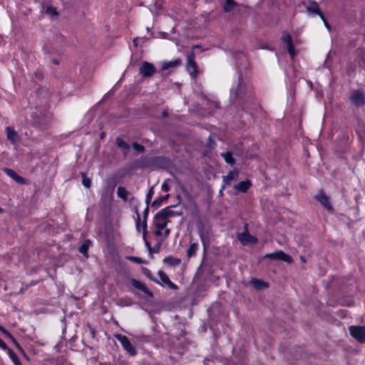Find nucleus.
Here are the masks:
<instances>
[{"instance_id":"8","label":"nucleus","mask_w":365,"mask_h":365,"mask_svg":"<svg viewBox=\"0 0 365 365\" xmlns=\"http://www.w3.org/2000/svg\"><path fill=\"white\" fill-rule=\"evenodd\" d=\"M351 101L355 106L359 107L365 103V95L361 91H354L350 96Z\"/></svg>"},{"instance_id":"26","label":"nucleus","mask_w":365,"mask_h":365,"mask_svg":"<svg viewBox=\"0 0 365 365\" xmlns=\"http://www.w3.org/2000/svg\"><path fill=\"white\" fill-rule=\"evenodd\" d=\"M164 261L170 266H175L180 263V259L173 257H166L165 258Z\"/></svg>"},{"instance_id":"51","label":"nucleus","mask_w":365,"mask_h":365,"mask_svg":"<svg viewBox=\"0 0 365 365\" xmlns=\"http://www.w3.org/2000/svg\"><path fill=\"white\" fill-rule=\"evenodd\" d=\"M301 259H302V261L305 262V259H304V257H302Z\"/></svg>"},{"instance_id":"52","label":"nucleus","mask_w":365,"mask_h":365,"mask_svg":"<svg viewBox=\"0 0 365 365\" xmlns=\"http://www.w3.org/2000/svg\"><path fill=\"white\" fill-rule=\"evenodd\" d=\"M168 195H166L165 197H163V199H166V198H168Z\"/></svg>"},{"instance_id":"46","label":"nucleus","mask_w":365,"mask_h":365,"mask_svg":"<svg viewBox=\"0 0 365 365\" xmlns=\"http://www.w3.org/2000/svg\"><path fill=\"white\" fill-rule=\"evenodd\" d=\"M118 145L119 147L123 148V147L126 145V143L123 140L118 139Z\"/></svg>"},{"instance_id":"39","label":"nucleus","mask_w":365,"mask_h":365,"mask_svg":"<svg viewBox=\"0 0 365 365\" xmlns=\"http://www.w3.org/2000/svg\"><path fill=\"white\" fill-rule=\"evenodd\" d=\"M0 331L8 338L9 339H13V336H11V334L7 331L3 327L0 326Z\"/></svg>"},{"instance_id":"5","label":"nucleus","mask_w":365,"mask_h":365,"mask_svg":"<svg viewBox=\"0 0 365 365\" xmlns=\"http://www.w3.org/2000/svg\"><path fill=\"white\" fill-rule=\"evenodd\" d=\"M350 335L361 343L365 342V327L351 326L349 328Z\"/></svg>"},{"instance_id":"41","label":"nucleus","mask_w":365,"mask_h":365,"mask_svg":"<svg viewBox=\"0 0 365 365\" xmlns=\"http://www.w3.org/2000/svg\"><path fill=\"white\" fill-rule=\"evenodd\" d=\"M133 146L138 152H143L144 150L143 146L140 144L133 143Z\"/></svg>"},{"instance_id":"49","label":"nucleus","mask_w":365,"mask_h":365,"mask_svg":"<svg viewBox=\"0 0 365 365\" xmlns=\"http://www.w3.org/2000/svg\"><path fill=\"white\" fill-rule=\"evenodd\" d=\"M53 63L56 64H58V61L57 60H53Z\"/></svg>"},{"instance_id":"20","label":"nucleus","mask_w":365,"mask_h":365,"mask_svg":"<svg viewBox=\"0 0 365 365\" xmlns=\"http://www.w3.org/2000/svg\"><path fill=\"white\" fill-rule=\"evenodd\" d=\"M117 195L120 198L123 199V200H126L128 199L129 192L124 187L120 186L118 187Z\"/></svg>"},{"instance_id":"28","label":"nucleus","mask_w":365,"mask_h":365,"mask_svg":"<svg viewBox=\"0 0 365 365\" xmlns=\"http://www.w3.org/2000/svg\"><path fill=\"white\" fill-rule=\"evenodd\" d=\"M222 156L224 158L226 163L229 164H234L235 160L232 157V155L230 152L223 153H222Z\"/></svg>"},{"instance_id":"7","label":"nucleus","mask_w":365,"mask_h":365,"mask_svg":"<svg viewBox=\"0 0 365 365\" xmlns=\"http://www.w3.org/2000/svg\"><path fill=\"white\" fill-rule=\"evenodd\" d=\"M158 274L160 280H158V282H156L157 284L163 287L167 286L172 289H178V287L170 280L168 276L163 271L159 270Z\"/></svg>"},{"instance_id":"45","label":"nucleus","mask_w":365,"mask_h":365,"mask_svg":"<svg viewBox=\"0 0 365 365\" xmlns=\"http://www.w3.org/2000/svg\"><path fill=\"white\" fill-rule=\"evenodd\" d=\"M162 190L165 192H168L170 190V187L166 183V182H163L162 185Z\"/></svg>"},{"instance_id":"27","label":"nucleus","mask_w":365,"mask_h":365,"mask_svg":"<svg viewBox=\"0 0 365 365\" xmlns=\"http://www.w3.org/2000/svg\"><path fill=\"white\" fill-rule=\"evenodd\" d=\"M236 6V3L234 0H226V3L224 6V9L225 11H232Z\"/></svg>"},{"instance_id":"33","label":"nucleus","mask_w":365,"mask_h":365,"mask_svg":"<svg viewBox=\"0 0 365 365\" xmlns=\"http://www.w3.org/2000/svg\"><path fill=\"white\" fill-rule=\"evenodd\" d=\"M142 225L143 222H140V217L139 214H137V221H136V230L139 232H142Z\"/></svg>"},{"instance_id":"25","label":"nucleus","mask_w":365,"mask_h":365,"mask_svg":"<svg viewBox=\"0 0 365 365\" xmlns=\"http://www.w3.org/2000/svg\"><path fill=\"white\" fill-rule=\"evenodd\" d=\"M43 11L46 14H48L51 16H53V17H56L58 15L56 9L51 6H48L43 7Z\"/></svg>"},{"instance_id":"53","label":"nucleus","mask_w":365,"mask_h":365,"mask_svg":"<svg viewBox=\"0 0 365 365\" xmlns=\"http://www.w3.org/2000/svg\"><path fill=\"white\" fill-rule=\"evenodd\" d=\"M0 211H1V209L0 208Z\"/></svg>"},{"instance_id":"48","label":"nucleus","mask_w":365,"mask_h":365,"mask_svg":"<svg viewBox=\"0 0 365 365\" xmlns=\"http://www.w3.org/2000/svg\"><path fill=\"white\" fill-rule=\"evenodd\" d=\"M155 204H157V205H159L160 204V202H159L157 203L156 201H154L153 202V205H155Z\"/></svg>"},{"instance_id":"29","label":"nucleus","mask_w":365,"mask_h":365,"mask_svg":"<svg viewBox=\"0 0 365 365\" xmlns=\"http://www.w3.org/2000/svg\"><path fill=\"white\" fill-rule=\"evenodd\" d=\"M282 39L283 42L287 45V46L292 45V40L289 34L284 32L282 35Z\"/></svg>"},{"instance_id":"10","label":"nucleus","mask_w":365,"mask_h":365,"mask_svg":"<svg viewBox=\"0 0 365 365\" xmlns=\"http://www.w3.org/2000/svg\"><path fill=\"white\" fill-rule=\"evenodd\" d=\"M316 199L326 208L327 210L332 212L333 207L329 200V197L323 192L320 191L317 195H316Z\"/></svg>"},{"instance_id":"32","label":"nucleus","mask_w":365,"mask_h":365,"mask_svg":"<svg viewBox=\"0 0 365 365\" xmlns=\"http://www.w3.org/2000/svg\"><path fill=\"white\" fill-rule=\"evenodd\" d=\"M82 184L86 188H89L91 185V180L89 178H87L83 174Z\"/></svg>"},{"instance_id":"13","label":"nucleus","mask_w":365,"mask_h":365,"mask_svg":"<svg viewBox=\"0 0 365 365\" xmlns=\"http://www.w3.org/2000/svg\"><path fill=\"white\" fill-rule=\"evenodd\" d=\"M156 214L167 220H168L170 217L178 215V213L173 211L171 207H165Z\"/></svg>"},{"instance_id":"16","label":"nucleus","mask_w":365,"mask_h":365,"mask_svg":"<svg viewBox=\"0 0 365 365\" xmlns=\"http://www.w3.org/2000/svg\"><path fill=\"white\" fill-rule=\"evenodd\" d=\"M6 136L12 143H16L19 140V135L11 127L6 128Z\"/></svg>"},{"instance_id":"40","label":"nucleus","mask_w":365,"mask_h":365,"mask_svg":"<svg viewBox=\"0 0 365 365\" xmlns=\"http://www.w3.org/2000/svg\"><path fill=\"white\" fill-rule=\"evenodd\" d=\"M198 233H199V236L200 237V240L202 241V243L205 246V235L204 234V232L200 230H199Z\"/></svg>"},{"instance_id":"36","label":"nucleus","mask_w":365,"mask_h":365,"mask_svg":"<svg viewBox=\"0 0 365 365\" xmlns=\"http://www.w3.org/2000/svg\"><path fill=\"white\" fill-rule=\"evenodd\" d=\"M141 291H143L144 293H145L148 297H153V293L152 292H150L148 287L143 284V287L140 289Z\"/></svg>"},{"instance_id":"30","label":"nucleus","mask_w":365,"mask_h":365,"mask_svg":"<svg viewBox=\"0 0 365 365\" xmlns=\"http://www.w3.org/2000/svg\"><path fill=\"white\" fill-rule=\"evenodd\" d=\"M143 274L148 277L150 279L153 280V282H158V280L157 279H155V277H153V276L151 274V272L148 269V268H145L144 267L143 269Z\"/></svg>"},{"instance_id":"50","label":"nucleus","mask_w":365,"mask_h":365,"mask_svg":"<svg viewBox=\"0 0 365 365\" xmlns=\"http://www.w3.org/2000/svg\"><path fill=\"white\" fill-rule=\"evenodd\" d=\"M103 136H104V133H101V138H103Z\"/></svg>"},{"instance_id":"4","label":"nucleus","mask_w":365,"mask_h":365,"mask_svg":"<svg viewBox=\"0 0 365 365\" xmlns=\"http://www.w3.org/2000/svg\"><path fill=\"white\" fill-rule=\"evenodd\" d=\"M186 71L192 78H196L198 75V67L195 62V54L191 52L187 58Z\"/></svg>"},{"instance_id":"17","label":"nucleus","mask_w":365,"mask_h":365,"mask_svg":"<svg viewBox=\"0 0 365 365\" xmlns=\"http://www.w3.org/2000/svg\"><path fill=\"white\" fill-rule=\"evenodd\" d=\"M250 284L256 289H262L268 287V283L256 278H253L250 281Z\"/></svg>"},{"instance_id":"34","label":"nucleus","mask_w":365,"mask_h":365,"mask_svg":"<svg viewBox=\"0 0 365 365\" xmlns=\"http://www.w3.org/2000/svg\"><path fill=\"white\" fill-rule=\"evenodd\" d=\"M132 284L133 285V287H135V288L138 289H140L143 286V283H142L140 281H138L136 279H133L132 280Z\"/></svg>"},{"instance_id":"9","label":"nucleus","mask_w":365,"mask_h":365,"mask_svg":"<svg viewBox=\"0 0 365 365\" xmlns=\"http://www.w3.org/2000/svg\"><path fill=\"white\" fill-rule=\"evenodd\" d=\"M266 257L271 259H279L288 263H291L292 262V257L289 255H287L283 251H277L273 253L267 254Z\"/></svg>"},{"instance_id":"12","label":"nucleus","mask_w":365,"mask_h":365,"mask_svg":"<svg viewBox=\"0 0 365 365\" xmlns=\"http://www.w3.org/2000/svg\"><path fill=\"white\" fill-rule=\"evenodd\" d=\"M238 177V172L235 170H231L229 172V173L226 176H223V183L224 185L222 188H225L226 185H228L230 184L232 180L237 179Z\"/></svg>"},{"instance_id":"21","label":"nucleus","mask_w":365,"mask_h":365,"mask_svg":"<svg viewBox=\"0 0 365 365\" xmlns=\"http://www.w3.org/2000/svg\"><path fill=\"white\" fill-rule=\"evenodd\" d=\"M307 10L309 12L319 15L322 19H324V14L319 11L317 4H314L313 6H307Z\"/></svg>"},{"instance_id":"38","label":"nucleus","mask_w":365,"mask_h":365,"mask_svg":"<svg viewBox=\"0 0 365 365\" xmlns=\"http://www.w3.org/2000/svg\"><path fill=\"white\" fill-rule=\"evenodd\" d=\"M287 49L291 58H294L295 56V51L293 45L288 46Z\"/></svg>"},{"instance_id":"31","label":"nucleus","mask_w":365,"mask_h":365,"mask_svg":"<svg viewBox=\"0 0 365 365\" xmlns=\"http://www.w3.org/2000/svg\"><path fill=\"white\" fill-rule=\"evenodd\" d=\"M126 259H128V260L131 261V262H135V263H138V264H142L143 263V260L141 259V258H139L138 257H134V256H127L126 257Z\"/></svg>"},{"instance_id":"14","label":"nucleus","mask_w":365,"mask_h":365,"mask_svg":"<svg viewBox=\"0 0 365 365\" xmlns=\"http://www.w3.org/2000/svg\"><path fill=\"white\" fill-rule=\"evenodd\" d=\"M252 183L250 180H245L240 182L237 185L235 186V188L241 192H246L249 188L251 187Z\"/></svg>"},{"instance_id":"22","label":"nucleus","mask_w":365,"mask_h":365,"mask_svg":"<svg viewBox=\"0 0 365 365\" xmlns=\"http://www.w3.org/2000/svg\"><path fill=\"white\" fill-rule=\"evenodd\" d=\"M180 63H181L180 60H175V61H173L165 62L162 65V68L163 70H167L170 68L175 67V66L180 65Z\"/></svg>"},{"instance_id":"11","label":"nucleus","mask_w":365,"mask_h":365,"mask_svg":"<svg viewBox=\"0 0 365 365\" xmlns=\"http://www.w3.org/2000/svg\"><path fill=\"white\" fill-rule=\"evenodd\" d=\"M238 239L243 245H247L250 244H255L257 242V239L247 232H244L238 235Z\"/></svg>"},{"instance_id":"43","label":"nucleus","mask_w":365,"mask_h":365,"mask_svg":"<svg viewBox=\"0 0 365 365\" xmlns=\"http://www.w3.org/2000/svg\"><path fill=\"white\" fill-rule=\"evenodd\" d=\"M0 348L5 350L6 351H8V349H10L7 345L6 344V343L0 339Z\"/></svg>"},{"instance_id":"1","label":"nucleus","mask_w":365,"mask_h":365,"mask_svg":"<svg viewBox=\"0 0 365 365\" xmlns=\"http://www.w3.org/2000/svg\"><path fill=\"white\" fill-rule=\"evenodd\" d=\"M230 98L232 101L237 103L242 108L249 112L245 104H255V98L250 81L239 76L237 83H234L230 88Z\"/></svg>"},{"instance_id":"6","label":"nucleus","mask_w":365,"mask_h":365,"mask_svg":"<svg viewBox=\"0 0 365 365\" xmlns=\"http://www.w3.org/2000/svg\"><path fill=\"white\" fill-rule=\"evenodd\" d=\"M139 71L143 77H150L155 72V67L153 64L147 61H144L140 66Z\"/></svg>"},{"instance_id":"19","label":"nucleus","mask_w":365,"mask_h":365,"mask_svg":"<svg viewBox=\"0 0 365 365\" xmlns=\"http://www.w3.org/2000/svg\"><path fill=\"white\" fill-rule=\"evenodd\" d=\"M199 245L197 242L190 243L189 248L187 250V256L192 257L196 255L198 250Z\"/></svg>"},{"instance_id":"3","label":"nucleus","mask_w":365,"mask_h":365,"mask_svg":"<svg viewBox=\"0 0 365 365\" xmlns=\"http://www.w3.org/2000/svg\"><path fill=\"white\" fill-rule=\"evenodd\" d=\"M115 337L116 339L119 341L121 344L123 348L132 356L136 355L137 351L135 348L132 345L130 342L129 339L125 336L120 334H115Z\"/></svg>"},{"instance_id":"42","label":"nucleus","mask_w":365,"mask_h":365,"mask_svg":"<svg viewBox=\"0 0 365 365\" xmlns=\"http://www.w3.org/2000/svg\"><path fill=\"white\" fill-rule=\"evenodd\" d=\"M120 303L123 306H130V305H131V301L129 299H124V300L123 299H121L120 300Z\"/></svg>"},{"instance_id":"37","label":"nucleus","mask_w":365,"mask_h":365,"mask_svg":"<svg viewBox=\"0 0 365 365\" xmlns=\"http://www.w3.org/2000/svg\"><path fill=\"white\" fill-rule=\"evenodd\" d=\"M141 291H143L144 293H145L148 297H153V293L152 292H150L148 287L143 284V287L140 289Z\"/></svg>"},{"instance_id":"18","label":"nucleus","mask_w":365,"mask_h":365,"mask_svg":"<svg viewBox=\"0 0 365 365\" xmlns=\"http://www.w3.org/2000/svg\"><path fill=\"white\" fill-rule=\"evenodd\" d=\"M147 233H148V231H147V222H145V220H144L143 222V225H142L143 239V241L145 242V246L147 247L148 250L150 252L151 251V246H150V243L147 240Z\"/></svg>"},{"instance_id":"47","label":"nucleus","mask_w":365,"mask_h":365,"mask_svg":"<svg viewBox=\"0 0 365 365\" xmlns=\"http://www.w3.org/2000/svg\"><path fill=\"white\" fill-rule=\"evenodd\" d=\"M323 21H324V24L325 25V26L328 29H330V26L329 25V24L327 23V21H326L325 18L324 17V19H322Z\"/></svg>"},{"instance_id":"15","label":"nucleus","mask_w":365,"mask_h":365,"mask_svg":"<svg viewBox=\"0 0 365 365\" xmlns=\"http://www.w3.org/2000/svg\"><path fill=\"white\" fill-rule=\"evenodd\" d=\"M5 173H6L9 177H11L14 180L19 183H24L25 180L22 177L18 175L14 170L9 168L4 169Z\"/></svg>"},{"instance_id":"2","label":"nucleus","mask_w":365,"mask_h":365,"mask_svg":"<svg viewBox=\"0 0 365 365\" xmlns=\"http://www.w3.org/2000/svg\"><path fill=\"white\" fill-rule=\"evenodd\" d=\"M168 222V220L155 214L153 219V225L155 227L154 232L156 236H161L164 239L168 237L170 232V230L167 228Z\"/></svg>"},{"instance_id":"24","label":"nucleus","mask_w":365,"mask_h":365,"mask_svg":"<svg viewBox=\"0 0 365 365\" xmlns=\"http://www.w3.org/2000/svg\"><path fill=\"white\" fill-rule=\"evenodd\" d=\"M14 365H22L16 354L11 349L6 351Z\"/></svg>"},{"instance_id":"35","label":"nucleus","mask_w":365,"mask_h":365,"mask_svg":"<svg viewBox=\"0 0 365 365\" xmlns=\"http://www.w3.org/2000/svg\"><path fill=\"white\" fill-rule=\"evenodd\" d=\"M153 188L150 189V190L148 191L147 195H146V198H145V201H146V203L148 205H149L152 197H153Z\"/></svg>"},{"instance_id":"44","label":"nucleus","mask_w":365,"mask_h":365,"mask_svg":"<svg viewBox=\"0 0 365 365\" xmlns=\"http://www.w3.org/2000/svg\"><path fill=\"white\" fill-rule=\"evenodd\" d=\"M148 211H149V206L148 205H147V207H145V209L143 211V220H145V222H147V216L148 215Z\"/></svg>"},{"instance_id":"23","label":"nucleus","mask_w":365,"mask_h":365,"mask_svg":"<svg viewBox=\"0 0 365 365\" xmlns=\"http://www.w3.org/2000/svg\"><path fill=\"white\" fill-rule=\"evenodd\" d=\"M91 245V242L90 240H86L79 248V252L86 257H88V250Z\"/></svg>"}]
</instances>
